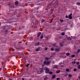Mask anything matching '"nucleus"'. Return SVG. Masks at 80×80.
<instances>
[{"label": "nucleus", "instance_id": "obj_1", "mask_svg": "<svg viewBox=\"0 0 80 80\" xmlns=\"http://www.w3.org/2000/svg\"><path fill=\"white\" fill-rule=\"evenodd\" d=\"M72 13H71L68 16V18H69V19H72Z\"/></svg>", "mask_w": 80, "mask_h": 80}, {"label": "nucleus", "instance_id": "obj_2", "mask_svg": "<svg viewBox=\"0 0 80 80\" xmlns=\"http://www.w3.org/2000/svg\"><path fill=\"white\" fill-rule=\"evenodd\" d=\"M41 35V32H39L38 34H37V37H40V35Z\"/></svg>", "mask_w": 80, "mask_h": 80}, {"label": "nucleus", "instance_id": "obj_3", "mask_svg": "<svg viewBox=\"0 0 80 80\" xmlns=\"http://www.w3.org/2000/svg\"><path fill=\"white\" fill-rule=\"evenodd\" d=\"M53 68H58V66L57 65H54Z\"/></svg>", "mask_w": 80, "mask_h": 80}, {"label": "nucleus", "instance_id": "obj_4", "mask_svg": "<svg viewBox=\"0 0 80 80\" xmlns=\"http://www.w3.org/2000/svg\"><path fill=\"white\" fill-rule=\"evenodd\" d=\"M6 27V26H4L2 27L1 28L2 29V30H5V28Z\"/></svg>", "mask_w": 80, "mask_h": 80}, {"label": "nucleus", "instance_id": "obj_5", "mask_svg": "<svg viewBox=\"0 0 80 80\" xmlns=\"http://www.w3.org/2000/svg\"><path fill=\"white\" fill-rule=\"evenodd\" d=\"M60 48H56L55 49V51H56V52H58L59 51H60Z\"/></svg>", "mask_w": 80, "mask_h": 80}, {"label": "nucleus", "instance_id": "obj_6", "mask_svg": "<svg viewBox=\"0 0 80 80\" xmlns=\"http://www.w3.org/2000/svg\"><path fill=\"white\" fill-rule=\"evenodd\" d=\"M39 70L40 72H43V68L40 69Z\"/></svg>", "mask_w": 80, "mask_h": 80}, {"label": "nucleus", "instance_id": "obj_7", "mask_svg": "<svg viewBox=\"0 0 80 80\" xmlns=\"http://www.w3.org/2000/svg\"><path fill=\"white\" fill-rule=\"evenodd\" d=\"M40 48H38L36 49V52H38V51H40Z\"/></svg>", "mask_w": 80, "mask_h": 80}, {"label": "nucleus", "instance_id": "obj_8", "mask_svg": "<svg viewBox=\"0 0 80 80\" xmlns=\"http://www.w3.org/2000/svg\"><path fill=\"white\" fill-rule=\"evenodd\" d=\"M56 77V76L55 75H54L52 77V79H54V78H55Z\"/></svg>", "mask_w": 80, "mask_h": 80}, {"label": "nucleus", "instance_id": "obj_9", "mask_svg": "<svg viewBox=\"0 0 80 80\" xmlns=\"http://www.w3.org/2000/svg\"><path fill=\"white\" fill-rule=\"evenodd\" d=\"M46 63L47 65H50V61H48Z\"/></svg>", "mask_w": 80, "mask_h": 80}, {"label": "nucleus", "instance_id": "obj_10", "mask_svg": "<svg viewBox=\"0 0 80 80\" xmlns=\"http://www.w3.org/2000/svg\"><path fill=\"white\" fill-rule=\"evenodd\" d=\"M18 2H16L15 3V5H18Z\"/></svg>", "mask_w": 80, "mask_h": 80}, {"label": "nucleus", "instance_id": "obj_11", "mask_svg": "<svg viewBox=\"0 0 80 80\" xmlns=\"http://www.w3.org/2000/svg\"><path fill=\"white\" fill-rule=\"evenodd\" d=\"M45 70H46V71H50V69H49L48 68H46Z\"/></svg>", "mask_w": 80, "mask_h": 80}, {"label": "nucleus", "instance_id": "obj_12", "mask_svg": "<svg viewBox=\"0 0 80 80\" xmlns=\"http://www.w3.org/2000/svg\"><path fill=\"white\" fill-rule=\"evenodd\" d=\"M43 33H42V34H41V36L40 37V38H43Z\"/></svg>", "mask_w": 80, "mask_h": 80}, {"label": "nucleus", "instance_id": "obj_13", "mask_svg": "<svg viewBox=\"0 0 80 80\" xmlns=\"http://www.w3.org/2000/svg\"><path fill=\"white\" fill-rule=\"evenodd\" d=\"M76 5H78V6H80V3L78 2L76 3Z\"/></svg>", "mask_w": 80, "mask_h": 80}, {"label": "nucleus", "instance_id": "obj_14", "mask_svg": "<svg viewBox=\"0 0 80 80\" xmlns=\"http://www.w3.org/2000/svg\"><path fill=\"white\" fill-rule=\"evenodd\" d=\"M60 72V70H58L56 71V73H59V72Z\"/></svg>", "mask_w": 80, "mask_h": 80}, {"label": "nucleus", "instance_id": "obj_15", "mask_svg": "<svg viewBox=\"0 0 80 80\" xmlns=\"http://www.w3.org/2000/svg\"><path fill=\"white\" fill-rule=\"evenodd\" d=\"M39 44H40V42H38L36 43V45H39Z\"/></svg>", "mask_w": 80, "mask_h": 80}, {"label": "nucleus", "instance_id": "obj_16", "mask_svg": "<svg viewBox=\"0 0 80 80\" xmlns=\"http://www.w3.org/2000/svg\"><path fill=\"white\" fill-rule=\"evenodd\" d=\"M59 45L60 46H61V47H63V43H60L59 44Z\"/></svg>", "mask_w": 80, "mask_h": 80}, {"label": "nucleus", "instance_id": "obj_17", "mask_svg": "<svg viewBox=\"0 0 80 80\" xmlns=\"http://www.w3.org/2000/svg\"><path fill=\"white\" fill-rule=\"evenodd\" d=\"M49 72H50V71H45V72L46 73H49Z\"/></svg>", "mask_w": 80, "mask_h": 80}, {"label": "nucleus", "instance_id": "obj_18", "mask_svg": "<svg viewBox=\"0 0 80 80\" xmlns=\"http://www.w3.org/2000/svg\"><path fill=\"white\" fill-rule=\"evenodd\" d=\"M44 22H45V20H44V19H42L41 21V22H42V23H43Z\"/></svg>", "mask_w": 80, "mask_h": 80}, {"label": "nucleus", "instance_id": "obj_19", "mask_svg": "<svg viewBox=\"0 0 80 80\" xmlns=\"http://www.w3.org/2000/svg\"><path fill=\"white\" fill-rule=\"evenodd\" d=\"M77 68L78 69H80V65H79L78 66H77Z\"/></svg>", "mask_w": 80, "mask_h": 80}, {"label": "nucleus", "instance_id": "obj_20", "mask_svg": "<svg viewBox=\"0 0 80 80\" xmlns=\"http://www.w3.org/2000/svg\"><path fill=\"white\" fill-rule=\"evenodd\" d=\"M66 55L67 56H69V55H70V53L68 52L66 54Z\"/></svg>", "mask_w": 80, "mask_h": 80}, {"label": "nucleus", "instance_id": "obj_21", "mask_svg": "<svg viewBox=\"0 0 80 80\" xmlns=\"http://www.w3.org/2000/svg\"><path fill=\"white\" fill-rule=\"evenodd\" d=\"M68 77L71 78L72 77V75L69 74L68 75Z\"/></svg>", "mask_w": 80, "mask_h": 80}, {"label": "nucleus", "instance_id": "obj_22", "mask_svg": "<svg viewBox=\"0 0 80 80\" xmlns=\"http://www.w3.org/2000/svg\"><path fill=\"white\" fill-rule=\"evenodd\" d=\"M65 32H62V33H61V35H65Z\"/></svg>", "mask_w": 80, "mask_h": 80}, {"label": "nucleus", "instance_id": "obj_23", "mask_svg": "<svg viewBox=\"0 0 80 80\" xmlns=\"http://www.w3.org/2000/svg\"><path fill=\"white\" fill-rule=\"evenodd\" d=\"M75 63H76L74 61H73V62H72V64H75Z\"/></svg>", "mask_w": 80, "mask_h": 80}, {"label": "nucleus", "instance_id": "obj_24", "mask_svg": "<svg viewBox=\"0 0 80 80\" xmlns=\"http://www.w3.org/2000/svg\"><path fill=\"white\" fill-rule=\"evenodd\" d=\"M48 77H46L44 78V80H47V79H48Z\"/></svg>", "mask_w": 80, "mask_h": 80}, {"label": "nucleus", "instance_id": "obj_25", "mask_svg": "<svg viewBox=\"0 0 80 80\" xmlns=\"http://www.w3.org/2000/svg\"><path fill=\"white\" fill-rule=\"evenodd\" d=\"M67 40H71V38H70V37H68L67 38Z\"/></svg>", "mask_w": 80, "mask_h": 80}, {"label": "nucleus", "instance_id": "obj_26", "mask_svg": "<svg viewBox=\"0 0 80 80\" xmlns=\"http://www.w3.org/2000/svg\"><path fill=\"white\" fill-rule=\"evenodd\" d=\"M71 57H72V58H73V57H75V55H72Z\"/></svg>", "mask_w": 80, "mask_h": 80}, {"label": "nucleus", "instance_id": "obj_27", "mask_svg": "<svg viewBox=\"0 0 80 80\" xmlns=\"http://www.w3.org/2000/svg\"><path fill=\"white\" fill-rule=\"evenodd\" d=\"M45 59L47 60H49V58L46 57L45 58Z\"/></svg>", "mask_w": 80, "mask_h": 80}, {"label": "nucleus", "instance_id": "obj_28", "mask_svg": "<svg viewBox=\"0 0 80 80\" xmlns=\"http://www.w3.org/2000/svg\"><path fill=\"white\" fill-rule=\"evenodd\" d=\"M30 65V64H27L26 65V67H28V65Z\"/></svg>", "mask_w": 80, "mask_h": 80}, {"label": "nucleus", "instance_id": "obj_29", "mask_svg": "<svg viewBox=\"0 0 80 80\" xmlns=\"http://www.w3.org/2000/svg\"><path fill=\"white\" fill-rule=\"evenodd\" d=\"M80 52V49H78V50L77 51V53H79V52Z\"/></svg>", "mask_w": 80, "mask_h": 80}, {"label": "nucleus", "instance_id": "obj_30", "mask_svg": "<svg viewBox=\"0 0 80 80\" xmlns=\"http://www.w3.org/2000/svg\"><path fill=\"white\" fill-rule=\"evenodd\" d=\"M48 73H50V74H52V73H53V72H49Z\"/></svg>", "mask_w": 80, "mask_h": 80}, {"label": "nucleus", "instance_id": "obj_31", "mask_svg": "<svg viewBox=\"0 0 80 80\" xmlns=\"http://www.w3.org/2000/svg\"><path fill=\"white\" fill-rule=\"evenodd\" d=\"M60 22H63V20L60 19Z\"/></svg>", "mask_w": 80, "mask_h": 80}, {"label": "nucleus", "instance_id": "obj_32", "mask_svg": "<svg viewBox=\"0 0 80 80\" xmlns=\"http://www.w3.org/2000/svg\"><path fill=\"white\" fill-rule=\"evenodd\" d=\"M66 72H68L69 71V69H66Z\"/></svg>", "mask_w": 80, "mask_h": 80}, {"label": "nucleus", "instance_id": "obj_33", "mask_svg": "<svg viewBox=\"0 0 80 80\" xmlns=\"http://www.w3.org/2000/svg\"><path fill=\"white\" fill-rule=\"evenodd\" d=\"M53 46H54V47H55V46H56V43H55L53 44Z\"/></svg>", "mask_w": 80, "mask_h": 80}, {"label": "nucleus", "instance_id": "obj_34", "mask_svg": "<svg viewBox=\"0 0 80 80\" xmlns=\"http://www.w3.org/2000/svg\"><path fill=\"white\" fill-rule=\"evenodd\" d=\"M45 50H48V48H45Z\"/></svg>", "mask_w": 80, "mask_h": 80}, {"label": "nucleus", "instance_id": "obj_35", "mask_svg": "<svg viewBox=\"0 0 80 80\" xmlns=\"http://www.w3.org/2000/svg\"><path fill=\"white\" fill-rule=\"evenodd\" d=\"M43 63H44V65H45V64H46V63H47V62H43Z\"/></svg>", "mask_w": 80, "mask_h": 80}, {"label": "nucleus", "instance_id": "obj_36", "mask_svg": "<svg viewBox=\"0 0 80 80\" xmlns=\"http://www.w3.org/2000/svg\"><path fill=\"white\" fill-rule=\"evenodd\" d=\"M51 51H53V50H54V49H53V48H51Z\"/></svg>", "mask_w": 80, "mask_h": 80}, {"label": "nucleus", "instance_id": "obj_37", "mask_svg": "<svg viewBox=\"0 0 80 80\" xmlns=\"http://www.w3.org/2000/svg\"><path fill=\"white\" fill-rule=\"evenodd\" d=\"M75 71H77V69H74V72H75Z\"/></svg>", "mask_w": 80, "mask_h": 80}, {"label": "nucleus", "instance_id": "obj_38", "mask_svg": "<svg viewBox=\"0 0 80 80\" xmlns=\"http://www.w3.org/2000/svg\"><path fill=\"white\" fill-rule=\"evenodd\" d=\"M60 79V78H57V80H59Z\"/></svg>", "mask_w": 80, "mask_h": 80}, {"label": "nucleus", "instance_id": "obj_39", "mask_svg": "<svg viewBox=\"0 0 80 80\" xmlns=\"http://www.w3.org/2000/svg\"><path fill=\"white\" fill-rule=\"evenodd\" d=\"M79 64H80V63H79V62H78L77 63V65H79Z\"/></svg>", "mask_w": 80, "mask_h": 80}, {"label": "nucleus", "instance_id": "obj_40", "mask_svg": "<svg viewBox=\"0 0 80 80\" xmlns=\"http://www.w3.org/2000/svg\"><path fill=\"white\" fill-rule=\"evenodd\" d=\"M39 72H40L38 71V72H37L38 74H40Z\"/></svg>", "mask_w": 80, "mask_h": 80}, {"label": "nucleus", "instance_id": "obj_41", "mask_svg": "<svg viewBox=\"0 0 80 80\" xmlns=\"http://www.w3.org/2000/svg\"><path fill=\"white\" fill-rule=\"evenodd\" d=\"M62 64V62H61L60 63H59V65H61Z\"/></svg>", "mask_w": 80, "mask_h": 80}, {"label": "nucleus", "instance_id": "obj_42", "mask_svg": "<svg viewBox=\"0 0 80 80\" xmlns=\"http://www.w3.org/2000/svg\"><path fill=\"white\" fill-rule=\"evenodd\" d=\"M65 17H66V18H68V16H67V15H66V16H65Z\"/></svg>", "mask_w": 80, "mask_h": 80}, {"label": "nucleus", "instance_id": "obj_43", "mask_svg": "<svg viewBox=\"0 0 80 80\" xmlns=\"http://www.w3.org/2000/svg\"><path fill=\"white\" fill-rule=\"evenodd\" d=\"M7 32H8V30H6V31L5 32V33H7Z\"/></svg>", "mask_w": 80, "mask_h": 80}, {"label": "nucleus", "instance_id": "obj_44", "mask_svg": "<svg viewBox=\"0 0 80 80\" xmlns=\"http://www.w3.org/2000/svg\"><path fill=\"white\" fill-rule=\"evenodd\" d=\"M9 80H13L12 79H9Z\"/></svg>", "mask_w": 80, "mask_h": 80}, {"label": "nucleus", "instance_id": "obj_45", "mask_svg": "<svg viewBox=\"0 0 80 80\" xmlns=\"http://www.w3.org/2000/svg\"><path fill=\"white\" fill-rule=\"evenodd\" d=\"M22 80H24V78H22Z\"/></svg>", "mask_w": 80, "mask_h": 80}, {"label": "nucleus", "instance_id": "obj_46", "mask_svg": "<svg viewBox=\"0 0 80 80\" xmlns=\"http://www.w3.org/2000/svg\"><path fill=\"white\" fill-rule=\"evenodd\" d=\"M53 20V18H52V19H51V21H52Z\"/></svg>", "mask_w": 80, "mask_h": 80}, {"label": "nucleus", "instance_id": "obj_47", "mask_svg": "<svg viewBox=\"0 0 80 80\" xmlns=\"http://www.w3.org/2000/svg\"><path fill=\"white\" fill-rule=\"evenodd\" d=\"M42 67H44V65H42Z\"/></svg>", "mask_w": 80, "mask_h": 80}, {"label": "nucleus", "instance_id": "obj_48", "mask_svg": "<svg viewBox=\"0 0 80 80\" xmlns=\"http://www.w3.org/2000/svg\"><path fill=\"white\" fill-rule=\"evenodd\" d=\"M61 67H63V65H62V66H61Z\"/></svg>", "mask_w": 80, "mask_h": 80}, {"label": "nucleus", "instance_id": "obj_49", "mask_svg": "<svg viewBox=\"0 0 80 80\" xmlns=\"http://www.w3.org/2000/svg\"><path fill=\"white\" fill-rule=\"evenodd\" d=\"M52 63H53V64H54V62H53Z\"/></svg>", "mask_w": 80, "mask_h": 80}, {"label": "nucleus", "instance_id": "obj_50", "mask_svg": "<svg viewBox=\"0 0 80 80\" xmlns=\"http://www.w3.org/2000/svg\"><path fill=\"white\" fill-rule=\"evenodd\" d=\"M79 20H80V18H79Z\"/></svg>", "mask_w": 80, "mask_h": 80}, {"label": "nucleus", "instance_id": "obj_51", "mask_svg": "<svg viewBox=\"0 0 80 80\" xmlns=\"http://www.w3.org/2000/svg\"><path fill=\"white\" fill-rule=\"evenodd\" d=\"M17 49H18V48H17Z\"/></svg>", "mask_w": 80, "mask_h": 80}, {"label": "nucleus", "instance_id": "obj_52", "mask_svg": "<svg viewBox=\"0 0 80 80\" xmlns=\"http://www.w3.org/2000/svg\"><path fill=\"white\" fill-rule=\"evenodd\" d=\"M51 57H52V56H51Z\"/></svg>", "mask_w": 80, "mask_h": 80}, {"label": "nucleus", "instance_id": "obj_53", "mask_svg": "<svg viewBox=\"0 0 80 80\" xmlns=\"http://www.w3.org/2000/svg\"><path fill=\"white\" fill-rule=\"evenodd\" d=\"M76 59H75V60H76Z\"/></svg>", "mask_w": 80, "mask_h": 80}, {"label": "nucleus", "instance_id": "obj_54", "mask_svg": "<svg viewBox=\"0 0 80 80\" xmlns=\"http://www.w3.org/2000/svg\"><path fill=\"white\" fill-rule=\"evenodd\" d=\"M71 37H72V36H71Z\"/></svg>", "mask_w": 80, "mask_h": 80}, {"label": "nucleus", "instance_id": "obj_55", "mask_svg": "<svg viewBox=\"0 0 80 80\" xmlns=\"http://www.w3.org/2000/svg\"><path fill=\"white\" fill-rule=\"evenodd\" d=\"M80 79V78H79Z\"/></svg>", "mask_w": 80, "mask_h": 80}]
</instances>
